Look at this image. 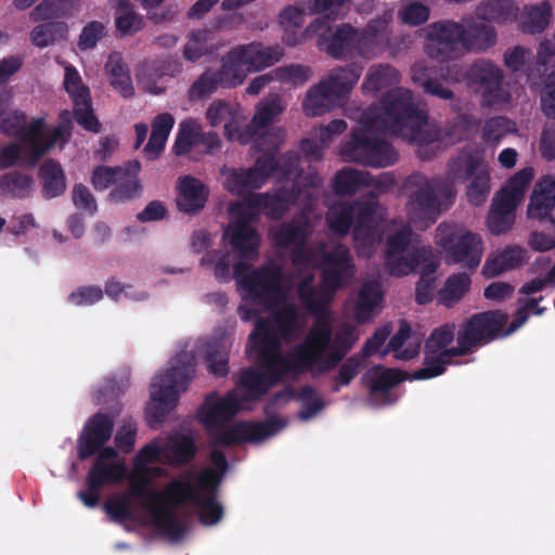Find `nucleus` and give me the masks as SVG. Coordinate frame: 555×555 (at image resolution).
<instances>
[{
	"instance_id": "1",
	"label": "nucleus",
	"mask_w": 555,
	"mask_h": 555,
	"mask_svg": "<svg viewBox=\"0 0 555 555\" xmlns=\"http://www.w3.org/2000/svg\"><path fill=\"white\" fill-rule=\"evenodd\" d=\"M349 275L346 268L339 273L331 264L325 269L323 288L315 291L306 280L300 283V302L315 318L304 340L286 354L282 353V346L300 335V325L293 310L276 320L275 331L266 330L261 324L255 325L249 335L247 353L259 369L244 370L234 389L223 395L209 393L198 411L199 422L217 443H256L276 435L286 426L281 417L263 423L240 422L231 426L229 422L241 411L248 410L251 402L287 375L304 371L313 374L332 371L356 344L359 339L356 326L343 323L334 331L335 317L327 309L336 289Z\"/></svg>"
},
{
	"instance_id": "2",
	"label": "nucleus",
	"mask_w": 555,
	"mask_h": 555,
	"mask_svg": "<svg viewBox=\"0 0 555 555\" xmlns=\"http://www.w3.org/2000/svg\"><path fill=\"white\" fill-rule=\"evenodd\" d=\"M400 82L399 72L386 64L372 65L361 86L365 95L382 94L374 104L353 116L357 126L349 142L344 144L340 155L346 162H356L374 167H386L397 159L395 150L382 138L392 133L416 147L417 154L429 158L446 146L444 134L438 124L430 119L406 88H395Z\"/></svg>"
},
{
	"instance_id": "3",
	"label": "nucleus",
	"mask_w": 555,
	"mask_h": 555,
	"mask_svg": "<svg viewBox=\"0 0 555 555\" xmlns=\"http://www.w3.org/2000/svg\"><path fill=\"white\" fill-rule=\"evenodd\" d=\"M288 209V199L280 195L272 197L270 194L255 195L246 202L230 205V222L224 229L222 240L230 246L231 253H207L201 259V266L211 270L220 281H228L233 269L242 297L271 311L268 319H258L256 324L275 331L276 320L284 317L288 310H293L301 333L306 325V317L292 300L295 279L287 275L282 267L273 261L258 269H253L243 261L234 262L235 258L248 261L258 258L261 237L253 222L260 211L272 219H279Z\"/></svg>"
},
{
	"instance_id": "4",
	"label": "nucleus",
	"mask_w": 555,
	"mask_h": 555,
	"mask_svg": "<svg viewBox=\"0 0 555 555\" xmlns=\"http://www.w3.org/2000/svg\"><path fill=\"white\" fill-rule=\"evenodd\" d=\"M297 162L294 155L274 160L273 155L263 152V155L257 157L253 168H223L222 185L232 194L243 195L259 189L271 176L276 177L279 181H285L283 190L276 195L284 196L289 201V205L297 206L301 210V216L293 223L276 228L272 232L274 243L292 254L293 264L299 279L298 285L306 280L311 288L315 291L323 288L325 269L332 264L339 273H343L344 267L350 273L341 283L340 286H343L354 274L348 248L335 244L331 247L324 245L313 250L306 245L312 227L310 215L313 211L314 191L322 184V179L319 176L302 177L298 172ZM298 289L299 286H297Z\"/></svg>"
},
{
	"instance_id": "5",
	"label": "nucleus",
	"mask_w": 555,
	"mask_h": 555,
	"mask_svg": "<svg viewBox=\"0 0 555 555\" xmlns=\"http://www.w3.org/2000/svg\"><path fill=\"white\" fill-rule=\"evenodd\" d=\"M326 221L330 229L339 235H346L352 228L354 247L362 258H370L384 237V264L391 275L405 276L422 266L416 301L424 305L433 300L436 286L431 273L437 263L433 259L431 248L421 245L417 235L402 219L385 222L384 209L373 196L352 205L332 206Z\"/></svg>"
},
{
	"instance_id": "6",
	"label": "nucleus",
	"mask_w": 555,
	"mask_h": 555,
	"mask_svg": "<svg viewBox=\"0 0 555 555\" xmlns=\"http://www.w3.org/2000/svg\"><path fill=\"white\" fill-rule=\"evenodd\" d=\"M219 488H125L111 494L103 511L113 522L151 525L171 541H180L190 530L195 514L206 527L224 515L218 500Z\"/></svg>"
},
{
	"instance_id": "7",
	"label": "nucleus",
	"mask_w": 555,
	"mask_h": 555,
	"mask_svg": "<svg viewBox=\"0 0 555 555\" xmlns=\"http://www.w3.org/2000/svg\"><path fill=\"white\" fill-rule=\"evenodd\" d=\"M465 182V195L473 206L483 205L491 192V168L485 157L463 150L448 163L446 178L413 173L406 180L408 219L417 230H425L450 207L455 184Z\"/></svg>"
},
{
	"instance_id": "8",
	"label": "nucleus",
	"mask_w": 555,
	"mask_h": 555,
	"mask_svg": "<svg viewBox=\"0 0 555 555\" xmlns=\"http://www.w3.org/2000/svg\"><path fill=\"white\" fill-rule=\"evenodd\" d=\"M194 454L193 438L177 433L146 444L135 455L129 470L125 459L115 449L105 447L95 454L87 475L88 486L114 485L126 480L131 486H145L165 473L159 464H182Z\"/></svg>"
},
{
	"instance_id": "9",
	"label": "nucleus",
	"mask_w": 555,
	"mask_h": 555,
	"mask_svg": "<svg viewBox=\"0 0 555 555\" xmlns=\"http://www.w3.org/2000/svg\"><path fill=\"white\" fill-rule=\"evenodd\" d=\"M206 350L209 372L216 376L228 373L225 345L212 346L201 341L184 343L170 359L168 366L158 372L150 387V401L146 406V421L151 427H158L175 410L178 400L195 373L196 353Z\"/></svg>"
},
{
	"instance_id": "10",
	"label": "nucleus",
	"mask_w": 555,
	"mask_h": 555,
	"mask_svg": "<svg viewBox=\"0 0 555 555\" xmlns=\"http://www.w3.org/2000/svg\"><path fill=\"white\" fill-rule=\"evenodd\" d=\"M477 17L465 15L459 22L442 20L420 30L424 38V51L439 62L454 61L466 53H485L498 42L493 26Z\"/></svg>"
},
{
	"instance_id": "11",
	"label": "nucleus",
	"mask_w": 555,
	"mask_h": 555,
	"mask_svg": "<svg viewBox=\"0 0 555 555\" xmlns=\"http://www.w3.org/2000/svg\"><path fill=\"white\" fill-rule=\"evenodd\" d=\"M362 68L354 65L333 68L311 86L302 102L307 116H320L343 106L358 83Z\"/></svg>"
},
{
	"instance_id": "12",
	"label": "nucleus",
	"mask_w": 555,
	"mask_h": 555,
	"mask_svg": "<svg viewBox=\"0 0 555 555\" xmlns=\"http://www.w3.org/2000/svg\"><path fill=\"white\" fill-rule=\"evenodd\" d=\"M68 134V129L64 125L48 129L43 118H35L21 138V143L0 150V166L10 167L22 159L27 166L33 167L54 144L59 141L65 142Z\"/></svg>"
},
{
	"instance_id": "13",
	"label": "nucleus",
	"mask_w": 555,
	"mask_h": 555,
	"mask_svg": "<svg viewBox=\"0 0 555 555\" xmlns=\"http://www.w3.org/2000/svg\"><path fill=\"white\" fill-rule=\"evenodd\" d=\"M435 243L442 249L447 263L472 271L479 267L485 251L481 235L457 223H440Z\"/></svg>"
},
{
	"instance_id": "14",
	"label": "nucleus",
	"mask_w": 555,
	"mask_h": 555,
	"mask_svg": "<svg viewBox=\"0 0 555 555\" xmlns=\"http://www.w3.org/2000/svg\"><path fill=\"white\" fill-rule=\"evenodd\" d=\"M455 334V324L447 323L437 327L426 341L425 364L413 373L415 379H427L443 373L444 367L453 357L465 354L456 337V345H452Z\"/></svg>"
},
{
	"instance_id": "15",
	"label": "nucleus",
	"mask_w": 555,
	"mask_h": 555,
	"mask_svg": "<svg viewBox=\"0 0 555 555\" xmlns=\"http://www.w3.org/2000/svg\"><path fill=\"white\" fill-rule=\"evenodd\" d=\"M284 109L285 104L278 94H271L257 104L250 124L245 126V132L249 133V142L253 141L259 151L273 155L272 152L283 141L282 129L267 130V127L274 122Z\"/></svg>"
},
{
	"instance_id": "16",
	"label": "nucleus",
	"mask_w": 555,
	"mask_h": 555,
	"mask_svg": "<svg viewBox=\"0 0 555 555\" xmlns=\"http://www.w3.org/2000/svg\"><path fill=\"white\" fill-rule=\"evenodd\" d=\"M507 319V314L499 310L474 314L459 330L461 349L466 354L475 347L487 344L499 336L505 337L503 328Z\"/></svg>"
},
{
	"instance_id": "17",
	"label": "nucleus",
	"mask_w": 555,
	"mask_h": 555,
	"mask_svg": "<svg viewBox=\"0 0 555 555\" xmlns=\"http://www.w3.org/2000/svg\"><path fill=\"white\" fill-rule=\"evenodd\" d=\"M63 83L74 102V114L77 122L86 130L99 132L100 124L93 114L90 90L83 83L77 68L70 64L64 66Z\"/></svg>"
},
{
	"instance_id": "18",
	"label": "nucleus",
	"mask_w": 555,
	"mask_h": 555,
	"mask_svg": "<svg viewBox=\"0 0 555 555\" xmlns=\"http://www.w3.org/2000/svg\"><path fill=\"white\" fill-rule=\"evenodd\" d=\"M205 118L211 127L223 125L224 134L231 141L249 143V133L245 132L246 116L241 106L223 100H215L206 108Z\"/></svg>"
},
{
	"instance_id": "19",
	"label": "nucleus",
	"mask_w": 555,
	"mask_h": 555,
	"mask_svg": "<svg viewBox=\"0 0 555 555\" xmlns=\"http://www.w3.org/2000/svg\"><path fill=\"white\" fill-rule=\"evenodd\" d=\"M311 15L308 8L287 7L279 16L280 25L283 29L282 41L288 47H296L304 43L307 39L317 37L322 30L327 28L325 18H315L305 29L306 15Z\"/></svg>"
},
{
	"instance_id": "20",
	"label": "nucleus",
	"mask_w": 555,
	"mask_h": 555,
	"mask_svg": "<svg viewBox=\"0 0 555 555\" xmlns=\"http://www.w3.org/2000/svg\"><path fill=\"white\" fill-rule=\"evenodd\" d=\"M393 12L384 11L380 15L367 22L364 28L359 29L358 55L373 59L382 54L390 44L391 23Z\"/></svg>"
},
{
	"instance_id": "21",
	"label": "nucleus",
	"mask_w": 555,
	"mask_h": 555,
	"mask_svg": "<svg viewBox=\"0 0 555 555\" xmlns=\"http://www.w3.org/2000/svg\"><path fill=\"white\" fill-rule=\"evenodd\" d=\"M318 46L321 50L336 59L358 55L359 29L344 24L332 30L327 21V28L318 35Z\"/></svg>"
},
{
	"instance_id": "22",
	"label": "nucleus",
	"mask_w": 555,
	"mask_h": 555,
	"mask_svg": "<svg viewBox=\"0 0 555 555\" xmlns=\"http://www.w3.org/2000/svg\"><path fill=\"white\" fill-rule=\"evenodd\" d=\"M113 431V422L104 414H96L88 421L77 441V454L86 460L98 453L109 440Z\"/></svg>"
},
{
	"instance_id": "23",
	"label": "nucleus",
	"mask_w": 555,
	"mask_h": 555,
	"mask_svg": "<svg viewBox=\"0 0 555 555\" xmlns=\"http://www.w3.org/2000/svg\"><path fill=\"white\" fill-rule=\"evenodd\" d=\"M467 78L469 85L490 101H498L502 98L503 72L494 63L487 60L475 62L467 73Z\"/></svg>"
},
{
	"instance_id": "24",
	"label": "nucleus",
	"mask_w": 555,
	"mask_h": 555,
	"mask_svg": "<svg viewBox=\"0 0 555 555\" xmlns=\"http://www.w3.org/2000/svg\"><path fill=\"white\" fill-rule=\"evenodd\" d=\"M382 301L380 284L377 281H367L362 284L357 296L348 300L346 310L351 313L356 321L364 323L373 318Z\"/></svg>"
},
{
	"instance_id": "25",
	"label": "nucleus",
	"mask_w": 555,
	"mask_h": 555,
	"mask_svg": "<svg viewBox=\"0 0 555 555\" xmlns=\"http://www.w3.org/2000/svg\"><path fill=\"white\" fill-rule=\"evenodd\" d=\"M236 47L243 56V63L250 73L271 67L284 56V49L279 44L266 46L261 42H250Z\"/></svg>"
},
{
	"instance_id": "26",
	"label": "nucleus",
	"mask_w": 555,
	"mask_h": 555,
	"mask_svg": "<svg viewBox=\"0 0 555 555\" xmlns=\"http://www.w3.org/2000/svg\"><path fill=\"white\" fill-rule=\"evenodd\" d=\"M555 207V175H545L534 184L527 208L530 219L548 218Z\"/></svg>"
},
{
	"instance_id": "27",
	"label": "nucleus",
	"mask_w": 555,
	"mask_h": 555,
	"mask_svg": "<svg viewBox=\"0 0 555 555\" xmlns=\"http://www.w3.org/2000/svg\"><path fill=\"white\" fill-rule=\"evenodd\" d=\"M208 198L205 184L192 177L183 176L177 182L176 203L180 211L195 214L202 210Z\"/></svg>"
},
{
	"instance_id": "28",
	"label": "nucleus",
	"mask_w": 555,
	"mask_h": 555,
	"mask_svg": "<svg viewBox=\"0 0 555 555\" xmlns=\"http://www.w3.org/2000/svg\"><path fill=\"white\" fill-rule=\"evenodd\" d=\"M528 260L527 250L518 245L507 246L488 255L481 273L485 278H494L506 271L521 267Z\"/></svg>"
},
{
	"instance_id": "29",
	"label": "nucleus",
	"mask_w": 555,
	"mask_h": 555,
	"mask_svg": "<svg viewBox=\"0 0 555 555\" xmlns=\"http://www.w3.org/2000/svg\"><path fill=\"white\" fill-rule=\"evenodd\" d=\"M519 8L515 0H482L475 9L478 18L505 25L516 21Z\"/></svg>"
},
{
	"instance_id": "30",
	"label": "nucleus",
	"mask_w": 555,
	"mask_h": 555,
	"mask_svg": "<svg viewBox=\"0 0 555 555\" xmlns=\"http://www.w3.org/2000/svg\"><path fill=\"white\" fill-rule=\"evenodd\" d=\"M533 176L534 171L531 167L518 170L505 182L493 198L517 208L522 202Z\"/></svg>"
},
{
	"instance_id": "31",
	"label": "nucleus",
	"mask_w": 555,
	"mask_h": 555,
	"mask_svg": "<svg viewBox=\"0 0 555 555\" xmlns=\"http://www.w3.org/2000/svg\"><path fill=\"white\" fill-rule=\"evenodd\" d=\"M212 467L205 469H193L188 473L186 479L172 481L167 486H218L227 470L224 456L220 452L211 454Z\"/></svg>"
},
{
	"instance_id": "32",
	"label": "nucleus",
	"mask_w": 555,
	"mask_h": 555,
	"mask_svg": "<svg viewBox=\"0 0 555 555\" xmlns=\"http://www.w3.org/2000/svg\"><path fill=\"white\" fill-rule=\"evenodd\" d=\"M217 74L223 88H233L244 82L250 72L243 63V56L237 47H234L222 56L221 67L217 70Z\"/></svg>"
},
{
	"instance_id": "33",
	"label": "nucleus",
	"mask_w": 555,
	"mask_h": 555,
	"mask_svg": "<svg viewBox=\"0 0 555 555\" xmlns=\"http://www.w3.org/2000/svg\"><path fill=\"white\" fill-rule=\"evenodd\" d=\"M139 171V163H132L124 167L117 182L114 184V189L108 194L112 203H124L140 196L142 188L138 180Z\"/></svg>"
},
{
	"instance_id": "34",
	"label": "nucleus",
	"mask_w": 555,
	"mask_h": 555,
	"mask_svg": "<svg viewBox=\"0 0 555 555\" xmlns=\"http://www.w3.org/2000/svg\"><path fill=\"white\" fill-rule=\"evenodd\" d=\"M403 379L400 372L392 369L375 366L364 374V380L370 388L371 400L378 404L386 391Z\"/></svg>"
},
{
	"instance_id": "35",
	"label": "nucleus",
	"mask_w": 555,
	"mask_h": 555,
	"mask_svg": "<svg viewBox=\"0 0 555 555\" xmlns=\"http://www.w3.org/2000/svg\"><path fill=\"white\" fill-rule=\"evenodd\" d=\"M420 345V337L412 333L411 327L406 323L402 322L383 354L391 351L395 353V358L406 361L418 353Z\"/></svg>"
},
{
	"instance_id": "36",
	"label": "nucleus",
	"mask_w": 555,
	"mask_h": 555,
	"mask_svg": "<svg viewBox=\"0 0 555 555\" xmlns=\"http://www.w3.org/2000/svg\"><path fill=\"white\" fill-rule=\"evenodd\" d=\"M112 87L122 96L132 98L134 88L131 81L129 69L118 53H112L105 65Z\"/></svg>"
},
{
	"instance_id": "37",
	"label": "nucleus",
	"mask_w": 555,
	"mask_h": 555,
	"mask_svg": "<svg viewBox=\"0 0 555 555\" xmlns=\"http://www.w3.org/2000/svg\"><path fill=\"white\" fill-rule=\"evenodd\" d=\"M12 98L13 94L10 90L0 92V131L8 134H18L23 138L29 125H25V115L23 113L9 107Z\"/></svg>"
},
{
	"instance_id": "38",
	"label": "nucleus",
	"mask_w": 555,
	"mask_h": 555,
	"mask_svg": "<svg viewBox=\"0 0 555 555\" xmlns=\"http://www.w3.org/2000/svg\"><path fill=\"white\" fill-rule=\"evenodd\" d=\"M470 284V276L465 272L450 275L437 294L438 304L453 307L469 292Z\"/></svg>"
},
{
	"instance_id": "39",
	"label": "nucleus",
	"mask_w": 555,
	"mask_h": 555,
	"mask_svg": "<svg viewBox=\"0 0 555 555\" xmlns=\"http://www.w3.org/2000/svg\"><path fill=\"white\" fill-rule=\"evenodd\" d=\"M175 118L169 113L157 115L152 122V133L144 149L151 159L158 157L173 128Z\"/></svg>"
},
{
	"instance_id": "40",
	"label": "nucleus",
	"mask_w": 555,
	"mask_h": 555,
	"mask_svg": "<svg viewBox=\"0 0 555 555\" xmlns=\"http://www.w3.org/2000/svg\"><path fill=\"white\" fill-rule=\"evenodd\" d=\"M552 15V5L548 1H542L534 5L524 8V16L520 27L529 34L542 33L548 25Z\"/></svg>"
},
{
	"instance_id": "41",
	"label": "nucleus",
	"mask_w": 555,
	"mask_h": 555,
	"mask_svg": "<svg viewBox=\"0 0 555 555\" xmlns=\"http://www.w3.org/2000/svg\"><path fill=\"white\" fill-rule=\"evenodd\" d=\"M39 177L42 182L43 194L48 198L61 195L66 189L63 169L52 159H48L42 164Z\"/></svg>"
},
{
	"instance_id": "42",
	"label": "nucleus",
	"mask_w": 555,
	"mask_h": 555,
	"mask_svg": "<svg viewBox=\"0 0 555 555\" xmlns=\"http://www.w3.org/2000/svg\"><path fill=\"white\" fill-rule=\"evenodd\" d=\"M515 210L516 208L493 198L487 217L490 233L501 235L508 232L515 222Z\"/></svg>"
},
{
	"instance_id": "43",
	"label": "nucleus",
	"mask_w": 555,
	"mask_h": 555,
	"mask_svg": "<svg viewBox=\"0 0 555 555\" xmlns=\"http://www.w3.org/2000/svg\"><path fill=\"white\" fill-rule=\"evenodd\" d=\"M67 35V25L62 22L42 23L33 28L29 38L34 46L46 48L63 40Z\"/></svg>"
},
{
	"instance_id": "44",
	"label": "nucleus",
	"mask_w": 555,
	"mask_h": 555,
	"mask_svg": "<svg viewBox=\"0 0 555 555\" xmlns=\"http://www.w3.org/2000/svg\"><path fill=\"white\" fill-rule=\"evenodd\" d=\"M370 184L366 172L352 168L341 169L335 178L334 190L340 195H350Z\"/></svg>"
},
{
	"instance_id": "45",
	"label": "nucleus",
	"mask_w": 555,
	"mask_h": 555,
	"mask_svg": "<svg viewBox=\"0 0 555 555\" xmlns=\"http://www.w3.org/2000/svg\"><path fill=\"white\" fill-rule=\"evenodd\" d=\"M202 125L193 118H188L179 124L173 151L177 155L190 152L193 144L201 138Z\"/></svg>"
},
{
	"instance_id": "46",
	"label": "nucleus",
	"mask_w": 555,
	"mask_h": 555,
	"mask_svg": "<svg viewBox=\"0 0 555 555\" xmlns=\"http://www.w3.org/2000/svg\"><path fill=\"white\" fill-rule=\"evenodd\" d=\"M542 300V297L531 298L530 296H520L518 299V308L515 313L514 320L508 325L507 330L503 334L504 336H508L516 332L519 327H521L528 320L530 313L535 315H541L544 312V308H540L538 306L539 301Z\"/></svg>"
},
{
	"instance_id": "47",
	"label": "nucleus",
	"mask_w": 555,
	"mask_h": 555,
	"mask_svg": "<svg viewBox=\"0 0 555 555\" xmlns=\"http://www.w3.org/2000/svg\"><path fill=\"white\" fill-rule=\"evenodd\" d=\"M34 188V180L26 175L11 172L0 178L1 193L13 196H27Z\"/></svg>"
},
{
	"instance_id": "48",
	"label": "nucleus",
	"mask_w": 555,
	"mask_h": 555,
	"mask_svg": "<svg viewBox=\"0 0 555 555\" xmlns=\"http://www.w3.org/2000/svg\"><path fill=\"white\" fill-rule=\"evenodd\" d=\"M212 33L208 29H199L190 34L184 47V56L189 61H197L204 54L211 52L210 41Z\"/></svg>"
},
{
	"instance_id": "49",
	"label": "nucleus",
	"mask_w": 555,
	"mask_h": 555,
	"mask_svg": "<svg viewBox=\"0 0 555 555\" xmlns=\"http://www.w3.org/2000/svg\"><path fill=\"white\" fill-rule=\"evenodd\" d=\"M274 81L292 85L294 87L304 85L311 77V69L300 64H289L276 67L272 70Z\"/></svg>"
},
{
	"instance_id": "50",
	"label": "nucleus",
	"mask_w": 555,
	"mask_h": 555,
	"mask_svg": "<svg viewBox=\"0 0 555 555\" xmlns=\"http://www.w3.org/2000/svg\"><path fill=\"white\" fill-rule=\"evenodd\" d=\"M412 79L420 83L428 94L438 96L442 100L453 98V92L438 79L425 78V68L422 65H415L412 68Z\"/></svg>"
},
{
	"instance_id": "51",
	"label": "nucleus",
	"mask_w": 555,
	"mask_h": 555,
	"mask_svg": "<svg viewBox=\"0 0 555 555\" xmlns=\"http://www.w3.org/2000/svg\"><path fill=\"white\" fill-rule=\"evenodd\" d=\"M430 17L428 5L420 1H411L404 4L398 12L399 21L409 26H418L425 24Z\"/></svg>"
},
{
	"instance_id": "52",
	"label": "nucleus",
	"mask_w": 555,
	"mask_h": 555,
	"mask_svg": "<svg viewBox=\"0 0 555 555\" xmlns=\"http://www.w3.org/2000/svg\"><path fill=\"white\" fill-rule=\"evenodd\" d=\"M116 26L122 35H130L142 27V18L127 4L121 3L116 12Z\"/></svg>"
},
{
	"instance_id": "53",
	"label": "nucleus",
	"mask_w": 555,
	"mask_h": 555,
	"mask_svg": "<svg viewBox=\"0 0 555 555\" xmlns=\"http://www.w3.org/2000/svg\"><path fill=\"white\" fill-rule=\"evenodd\" d=\"M514 131V127L506 118L499 117L488 120L482 129V138L487 143L496 144L509 132Z\"/></svg>"
},
{
	"instance_id": "54",
	"label": "nucleus",
	"mask_w": 555,
	"mask_h": 555,
	"mask_svg": "<svg viewBox=\"0 0 555 555\" xmlns=\"http://www.w3.org/2000/svg\"><path fill=\"white\" fill-rule=\"evenodd\" d=\"M66 0H43L31 12L29 17L33 22L51 20L66 14Z\"/></svg>"
},
{
	"instance_id": "55",
	"label": "nucleus",
	"mask_w": 555,
	"mask_h": 555,
	"mask_svg": "<svg viewBox=\"0 0 555 555\" xmlns=\"http://www.w3.org/2000/svg\"><path fill=\"white\" fill-rule=\"evenodd\" d=\"M218 87H221V82L217 72H206L192 85L190 96L193 100L208 96Z\"/></svg>"
},
{
	"instance_id": "56",
	"label": "nucleus",
	"mask_w": 555,
	"mask_h": 555,
	"mask_svg": "<svg viewBox=\"0 0 555 555\" xmlns=\"http://www.w3.org/2000/svg\"><path fill=\"white\" fill-rule=\"evenodd\" d=\"M105 293L114 300H119L121 296L134 301L145 300L149 296L144 291L133 289L129 285H124L115 279H111L105 284Z\"/></svg>"
},
{
	"instance_id": "57",
	"label": "nucleus",
	"mask_w": 555,
	"mask_h": 555,
	"mask_svg": "<svg viewBox=\"0 0 555 555\" xmlns=\"http://www.w3.org/2000/svg\"><path fill=\"white\" fill-rule=\"evenodd\" d=\"M138 87L146 93L159 94L165 90L162 77L152 69H142L137 77Z\"/></svg>"
},
{
	"instance_id": "58",
	"label": "nucleus",
	"mask_w": 555,
	"mask_h": 555,
	"mask_svg": "<svg viewBox=\"0 0 555 555\" xmlns=\"http://www.w3.org/2000/svg\"><path fill=\"white\" fill-rule=\"evenodd\" d=\"M124 169V167H116V168H109V167H98L94 169L92 175V183L95 189L98 190H105L109 188L111 185H114L118 178L120 171Z\"/></svg>"
},
{
	"instance_id": "59",
	"label": "nucleus",
	"mask_w": 555,
	"mask_h": 555,
	"mask_svg": "<svg viewBox=\"0 0 555 555\" xmlns=\"http://www.w3.org/2000/svg\"><path fill=\"white\" fill-rule=\"evenodd\" d=\"M105 26L99 22H92L83 27L78 46L82 50L92 49L96 42L103 38Z\"/></svg>"
},
{
	"instance_id": "60",
	"label": "nucleus",
	"mask_w": 555,
	"mask_h": 555,
	"mask_svg": "<svg viewBox=\"0 0 555 555\" xmlns=\"http://www.w3.org/2000/svg\"><path fill=\"white\" fill-rule=\"evenodd\" d=\"M349 0H314L309 7L310 14L323 15L321 18L328 21L331 17H335L340 8Z\"/></svg>"
},
{
	"instance_id": "61",
	"label": "nucleus",
	"mask_w": 555,
	"mask_h": 555,
	"mask_svg": "<svg viewBox=\"0 0 555 555\" xmlns=\"http://www.w3.org/2000/svg\"><path fill=\"white\" fill-rule=\"evenodd\" d=\"M102 297L100 287L86 286L73 292L69 295V301L75 306H90L101 300Z\"/></svg>"
},
{
	"instance_id": "62",
	"label": "nucleus",
	"mask_w": 555,
	"mask_h": 555,
	"mask_svg": "<svg viewBox=\"0 0 555 555\" xmlns=\"http://www.w3.org/2000/svg\"><path fill=\"white\" fill-rule=\"evenodd\" d=\"M137 425L133 422H125L117 430L115 442L117 447L124 451L129 452L135 441Z\"/></svg>"
},
{
	"instance_id": "63",
	"label": "nucleus",
	"mask_w": 555,
	"mask_h": 555,
	"mask_svg": "<svg viewBox=\"0 0 555 555\" xmlns=\"http://www.w3.org/2000/svg\"><path fill=\"white\" fill-rule=\"evenodd\" d=\"M515 287L503 281H496L489 284L485 291L483 296L492 301H503L511 298L514 294Z\"/></svg>"
},
{
	"instance_id": "64",
	"label": "nucleus",
	"mask_w": 555,
	"mask_h": 555,
	"mask_svg": "<svg viewBox=\"0 0 555 555\" xmlns=\"http://www.w3.org/2000/svg\"><path fill=\"white\" fill-rule=\"evenodd\" d=\"M541 105L545 116L555 119V70L548 76L541 98Z\"/></svg>"
}]
</instances>
